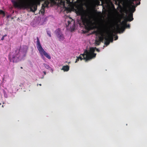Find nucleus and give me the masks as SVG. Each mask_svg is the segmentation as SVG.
Here are the masks:
<instances>
[{
    "label": "nucleus",
    "mask_w": 147,
    "mask_h": 147,
    "mask_svg": "<svg viewBox=\"0 0 147 147\" xmlns=\"http://www.w3.org/2000/svg\"><path fill=\"white\" fill-rule=\"evenodd\" d=\"M20 49L15 50L9 55V59L10 61L16 62L24 59L25 58L26 51H21L20 53Z\"/></svg>",
    "instance_id": "f257e3e1"
},
{
    "label": "nucleus",
    "mask_w": 147,
    "mask_h": 147,
    "mask_svg": "<svg viewBox=\"0 0 147 147\" xmlns=\"http://www.w3.org/2000/svg\"><path fill=\"white\" fill-rule=\"evenodd\" d=\"M44 3L42 5L41 13H44L45 12V9L46 7H48L50 2L49 0H33L31 4V11L34 12L37 9V6L40 5L41 1H45Z\"/></svg>",
    "instance_id": "f03ea898"
},
{
    "label": "nucleus",
    "mask_w": 147,
    "mask_h": 147,
    "mask_svg": "<svg viewBox=\"0 0 147 147\" xmlns=\"http://www.w3.org/2000/svg\"><path fill=\"white\" fill-rule=\"evenodd\" d=\"M95 49L94 47L90 48L89 51L86 50L84 53L81 55L84 57V58L85 60L86 61L90 60L95 58L96 56V54L94 53L95 51Z\"/></svg>",
    "instance_id": "7ed1b4c3"
},
{
    "label": "nucleus",
    "mask_w": 147,
    "mask_h": 147,
    "mask_svg": "<svg viewBox=\"0 0 147 147\" xmlns=\"http://www.w3.org/2000/svg\"><path fill=\"white\" fill-rule=\"evenodd\" d=\"M135 10V6L134 5H132V7L130 9L129 13L128 15H126L123 17L124 20L122 21L121 22L122 25H125L127 22H131L134 20L133 13L134 12Z\"/></svg>",
    "instance_id": "20e7f679"
},
{
    "label": "nucleus",
    "mask_w": 147,
    "mask_h": 147,
    "mask_svg": "<svg viewBox=\"0 0 147 147\" xmlns=\"http://www.w3.org/2000/svg\"><path fill=\"white\" fill-rule=\"evenodd\" d=\"M36 47L41 55L42 56H43V55H44L47 58L49 59H51V56L46 52L42 48L40 44L39 39L38 37H36Z\"/></svg>",
    "instance_id": "39448f33"
},
{
    "label": "nucleus",
    "mask_w": 147,
    "mask_h": 147,
    "mask_svg": "<svg viewBox=\"0 0 147 147\" xmlns=\"http://www.w3.org/2000/svg\"><path fill=\"white\" fill-rule=\"evenodd\" d=\"M12 2L15 7L18 8L25 9L28 7V0H12Z\"/></svg>",
    "instance_id": "423d86ee"
},
{
    "label": "nucleus",
    "mask_w": 147,
    "mask_h": 147,
    "mask_svg": "<svg viewBox=\"0 0 147 147\" xmlns=\"http://www.w3.org/2000/svg\"><path fill=\"white\" fill-rule=\"evenodd\" d=\"M115 36L113 32L109 33L108 35L104 38L105 40V44L107 46L109 45L110 42L113 41V36Z\"/></svg>",
    "instance_id": "0eeeda50"
},
{
    "label": "nucleus",
    "mask_w": 147,
    "mask_h": 147,
    "mask_svg": "<svg viewBox=\"0 0 147 147\" xmlns=\"http://www.w3.org/2000/svg\"><path fill=\"white\" fill-rule=\"evenodd\" d=\"M82 22L85 26H89L90 24L89 20L85 16H82L81 17Z\"/></svg>",
    "instance_id": "6e6552de"
},
{
    "label": "nucleus",
    "mask_w": 147,
    "mask_h": 147,
    "mask_svg": "<svg viewBox=\"0 0 147 147\" xmlns=\"http://www.w3.org/2000/svg\"><path fill=\"white\" fill-rule=\"evenodd\" d=\"M130 27V25L129 24H127V23L125 24L124 26H123L121 28H120L119 25H118L117 27V30L119 33H120V30H121L122 32L123 31L125 30V28H129Z\"/></svg>",
    "instance_id": "1a4fd4ad"
},
{
    "label": "nucleus",
    "mask_w": 147,
    "mask_h": 147,
    "mask_svg": "<svg viewBox=\"0 0 147 147\" xmlns=\"http://www.w3.org/2000/svg\"><path fill=\"white\" fill-rule=\"evenodd\" d=\"M43 65H44V67H45V68H46L47 69L50 70L52 73H53V69H52V68L51 67H50L49 65L47 64H45V63H44L43 64Z\"/></svg>",
    "instance_id": "9d476101"
},
{
    "label": "nucleus",
    "mask_w": 147,
    "mask_h": 147,
    "mask_svg": "<svg viewBox=\"0 0 147 147\" xmlns=\"http://www.w3.org/2000/svg\"><path fill=\"white\" fill-rule=\"evenodd\" d=\"M69 69V66L68 65H64L63 67L62 70H63L65 71H68Z\"/></svg>",
    "instance_id": "9b49d317"
},
{
    "label": "nucleus",
    "mask_w": 147,
    "mask_h": 147,
    "mask_svg": "<svg viewBox=\"0 0 147 147\" xmlns=\"http://www.w3.org/2000/svg\"><path fill=\"white\" fill-rule=\"evenodd\" d=\"M55 32L57 36H59L60 34H62L61 32L60 29H58L56 30Z\"/></svg>",
    "instance_id": "f8f14e48"
},
{
    "label": "nucleus",
    "mask_w": 147,
    "mask_h": 147,
    "mask_svg": "<svg viewBox=\"0 0 147 147\" xmlns=\"http://www.w3.org/2000/svg\"><path fill=\"white\" fill-rule=\"evenodd\" d=\"M57 37L59 38L60 40H63L64 39L63 35L62 34H60V35L57 36Z\"/></svg>",
    "instance_id": "ddd939ff"
},
{
    "label": "nucleus",
    "mask_w": 147,
    "mask_h": 147,
    "mask_svg": "<svg viewBox=\"0 0 147 147\" xmlns=\"http://www.w3.org/2000/svg\"><path fill=\"white\" fill-rule=\"evenodd\" d=\"M98 38L99 39V40L100 42L103 40L104 38L103 36H99Z\"/></svg>",
    "instance_id": "4468645a"
},
{
    "label": "nucleus",
    "mask_w": 147,
    "mask_h": 147,
    "mask_svg": "<svg viewBox=\"0 0 147 147\" xmlns=\"http://www.w3.org/2000/svg\"><path fill=\"white\" fill-rule=\"evenodd\" d=\"M100 42V41L99 40H95L96 44L98 45H99Z\"/></svg>",
    "instance_id": "2eb2a0df"
},
{
    "label": "nucleus",
    "mask_w": 147,
    "mask_h": 147,
    "mask_svg": "<svg viewBox=\"0 0 147 147\" xmlns=\"http://www.w3.org/2000/svg\"><path fill=\"white\" fill-rule=\"evenodd\" d=\"M47 35L49 36L50 37H51V33L50 31H47Z\"/></svg>",
    "instance_id": "dca6fc26"
},
{
    "label": "nucleus",
    "mask_w": 147,
    "mask_h": 147,
    "mask_svg": "<svg viewBox=\"0 0 147 147\" xmlns=\"http://www.w3.org/2000/svg\"><path fill=\"white\" fill-rule=\"evenodd\" d=\"M73 20L72 18H70V21H67V22L68 23V25H69L70 23L71 22H72Z\"/></svg>",
    "instance_id": "f3484780"
},
{
    "label": "nucleus",
    "mask_w": 147,
    "mask_h": 147,
    "mask_svg": "<svg viewBox=\"0 0 147 147\" xmlns=\"http://www.w3.org/2000/svg\"><path fill=\"white\" fill-rule=\"evenodd\" d=\"M83 57V58H82V56H79L78 57V58L79 59H80V60H82V59H84V57Z\"/></svg>",
    "instance_id": "a211bd4d"
},
{
    "label": "nucleus",
    "mask_w": 147,
    "mask_h": 147,
    "mask_svg": "<svg viewBox=\"0 0 147 147\" xmlns=\"http://www.w3.org/2000/svg\"><path fill=\"white\" fill-rule=\"evenodd\" d=\"M93 33H94V34H96V35H97V34H99V32L98 31H94Z\"/></svg>",
    "instance_id": "6ab92c4d"
},
{
    "label": "nucleus",
    "mask_w": 147,
    "mask_h": 147,
    "mask_svg": "<svg viewBox=\"0 0 147 147\" xmlns=\"http://www.w3.org/2000/svg\"><path fill=\"white\" fill-rule=\"evenodd\" d=\"M95 49H96V51H97V52H100V50L96 48V47H95Z\"/></svg>",
    "instance_id": "aec40b11"
},
{
    "label": "nucleus",
    "mask_w": 147,
    "mask_h": 147,
    "mask_svg": "<svg viewBox=\"0 0 147 147\" xmlns=\"http://www.w3.org/2000/svg\"><path fill=\"white\" fill-rule=\"evenodd\" d=\"M0 13L3 14V15H4V12L2 11H0Z\"/></svg>",
    "instance_id": "412c9836"
},
{
    "label": "nucleus",
    "mask_w": 147,
    "mask_h": 147,
    "mask_svg": "<svg viewBox=\"0 0 147 147\" xmlns=\"http://www.w3.org/2000/svg\"><path fill=\"white\" fill-rule=\"evenodd\" d=\"M79 59L77 57V59H76V61H75V63H76L77 62H78L79 61Z\"/></svg>",
    "instance_id": "4be33fe9"
},
{
    "label": "nucleus",
    "mask_w": 147,
    "mask_h": 147,
    "mask_svg": "<svg viewBox=\"0 0 147 147\" xmlns=\"http://www.w3.org/2000/svg\"><path fill=\"white\" fill-rule=\"evenodd\" d=\"M118 39V36H116L115 37V40H116Z\"/></svg>",
    "instance_id": "5701e85b"
},
{
    "label": "nucleus",
    "mask_w": 147,
    "mask_h": 147,
    "mask_svg": "<svg viewBox=\"0 0 147 147\" xmlns=\"http://www.w3.org/2000/svg\"><path fill=\"white\" fill-rule=\"evenodd\" d=\"M30 7V5H29V0H28V9Z\"/></svg>",
    "instance_id": "b1692460"
},
{
    "label": "nucleus",
    "mask_w": 147,
    "mask_h": 147,
    "mask_svg": "<svg viewBox=\"0 0 147 147\" xmlns=\"http://www.w3.org/2000/svg\"><path fill=\"white\" fill-rule=\"evenodd\" d=\"M4 39V36H3L1 38V40H3Z\"/></svg>",
    "instance_id": "393cba45"
},
{
    "label": "nucleus",
    "mask_w": 147,
    "mask_h": 147,
    "mask_svg": "<svg viewBox=\"0 0 147 147\" xmlns=\"http://www.w3.org/2000/svg\"><path fill=\"white\" fill-rule=\"evenodd\" d=\"M43 72L44 73V74L45 75L46 74V71H43Z\"/></svg>",
    "instance_id": "a878e982"
},
{
    "label": "nucleus",
    "mask_w": 147,
    "mask_h": 147,
    "mask_svg": "<svg viewBox=\"0 0 147 147\" xmlns=\"http://www.w3.org/2000/svg\"><path fill=\"white\" fill-rule=\"evenodd\" d=\"M51 2H53L54 0H49Z\"/></svg>",
    "instance_id": "bb28decb"
},
{
    "label": "nucleus",
    "mask_w": 147,
    "mask_h": 147,
    "mask_svg": "<svg viewBox=\"0 0 147 147\" xmlns=\"http://www.w3.org/2000/svg\"><path fill=\"white\" fill-rule=\"evenodd\" d=\"M140 2H139V3H137V5H140Z\"/></svg>",
    "instance_id": "cd10ccee"
},
{
    "label": "nucleus",
    "mask_w": 147,
    "mask_h": 147,
    "mask_svg": "<svg viewBox=\"0 0 147 147\" xmlns=\"http://www.w3.org/2000/svg\"><path fill=\"white\" fill-rule=\"evenodd\" d=\"M39 85L40 86H41V84H39Z\"/></svg>",
    "instance_id": "c85d7f7f"
},
{
    "label": "nucleus",
    "mask_w": 147,
    "mask_h": 147,
    "mask_svg": "<svg viewBox=\"0 0 147 147\" xmlns=\"http://www.w3.org/2000/svg\"><path fill=\"white\" fill-rule=\"evenodd\" d=\"M21 69H22V67H21Z\"/></svg>",
    "instance_id": "c756f323"
}]
</instances>
